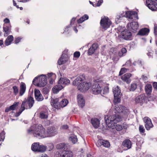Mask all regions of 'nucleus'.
Listing matches in <instances>:
<instances>
[{
    "label": "nucleus",
    "instance_id": "nucleus-1",
    "mask_svg": "<svg viewBox=\"0 0 157 157\" xmlns=\"http://www.w3.org/2000/svg\"><path fill=\"white\" fill-rule=\"evenodd\" d=\"M113 111L115 114L109 116L106 120V122L109 127L113 129L115 128L117 131H120L123 128L122 125L116 124L126 119L129 111L126 107L121 105L116 106Z\"/></svg>",
    "mask_w": 157,
    "mask_h": 157
},
{
    "label": "nucleus",
    "instance_id": "nucleus-6",
    "mask_svg": "<svg viewBox=\"0 0 157 157\" xmlns=\"http://www.w3.org/2000/svg\"><path fill=\"white\" fill-rule=\"evenodd\" d=\"M35 133L42 138L47 137L48 136L47 134L46 133L45 129L41 125H39L36 127Z\"/></svg>",
    "mask_w": 157,
    "mask_h": 157
},
{
    "label": "nucleus",
    "instance_id": "nucleus-42",
    "mask_svg": "<svg viewBox=\"0 0 157 157\" xmlns=\"http://www.w3.org/2000/svg\"><path fill=\"white\" fill-rule=\"evenodd\" d=\"M137 87V86L136 84L133 83L131 85L130 90L131 91H133L136 90Z\"/></svg>",
    "mask_w": 157,
    "mask_h": 157
},
{
    "label": "nucleus",
    "instance_id": "nucleus-57",
    "mask_svg": "<svg viewBox=\"0 0 157 157\" xmlns=\"http://www.w3.org/2000/svg\"><path fill=\"white\" fill-rule=\"evenodd\" d=\"M147 55L149 57H151L152 56V53L149 52L147 53Z\"/></svg>",
    "mask_w": 157,
    "mask_h": 157
},
{
    "label": "nucleus",
    "instance_id": "nucleus-54",
    "mask_svg": "<svg viewBox=\"0 0 157 157\" xmlns=\"http://www.w3.org/2000/svg\"><path fill=\"white\" fill-rule=\"evenodd\" d=\"M76 18H73L71 21V24H73Z\"/></svg>",
    "mask_w": 157,
    "mask_h": 157
},
{
    "label": "nucleus",
    "instance_id": "nucleus-45",
    "mask_svg": "<svg viewBox=\"0 0 157 157\" xmlns=\"http://www.w3.org/2000/svg\"><path fill=\"white\" fill-rule=\"evenodd\" d=\"M139 130L141 133H144L145 132V129L142 125H140L139 126Z\"/></svg>",
    "mask_w": 157,
    "mask_h": 157
},
{
    "label": "nucleus",
    "instance_id": "nucleus-30",
    "mask_svg": "<svg viewBox=\"0 0 157 157\" xmlns=\"http://www.w3.org/2000/svg\"><path fill=\"white\" fill-rule=\"evenodd\" d=\"M91 123L94 128H97L98 127L100 124V121L97 118H92L91 120Z\"/></svg>",
    "mask_w": 157,
    "mask_h": 157
},
{
    "label": "nucleus",
    "instance_id": "nucleus-15",
    "mask_svg": "<svg viewBox=\"0 0 157 157\" xmlns=\"http://www.w3.org/2000/svg\"><path fill=\"white\" fill-rule=\"evenodd\" d=\"M122 37L126 40H130L132 36V33L127 30L122 31L121 33Z\"/></svg>",
    "mask_w": 157,
    "mask_h": 157
},
{
    "label": "nucleus",
    "instance_id": "nucleus-53",
    "mask_svg": "<svg viewBox=\"0 0 157 157\" xmlns=\"http://www.w3.org/2000/svg\"><path fill=\"white\" fill-rule=\"evenodd\" d=\"M153 86L154 88L157 90V82H154L153 83Z\"/></svg>",
    "mask_w": 157,
    "mask_h": 157
},
{
    "label": "nucleus",
    "instance_id": "nucleus-36",
    "mask_svg": "<svg viewBox=\"0 0 157 157\" xmlns=\"http://www.w3.org/2000/svg\"><path fill=\"white\" fill-rule=\"evenodd\" d=\"M48 117V113L47 111H42L40 113V117L41 119H46Z\"/></svg>",
    "mask_w": 157,
    "mask_h": 157
},
{
    "label": "nucleus",
    "instance_id": "nucleus-56",
    "mask_svg": "<svg viewBox=\"0 0 157 157\" xmlns=\"http://www.w3.org/2000/svg\"><path fill=\"white\" fill-rule=\"evenodd\" d=\"M62 127L63 129H67L68 128V126L67 125H64L62 126Z\"/></svg>",
    "mask_w": 157,
    "mask_h": 157
},
{
    "label": "nucleus",
    "instance_id": "nucleus-58",
    "mask_svg": "<svg viewBox=\"0 0 157 157\" xmlns=\"http://www.w3.org/2000/svg\"><path fill=\"white\" fill-rule=\"evenodd\" d=\"M49 146L51 147V149L53 148L54 147V145H53V144H49Z\"/></svg>",
    "mask_w": 157,
    "mask_h": 157
},
{
    "label": "nucleus",
    "instance_id": "nucleus-5",
    "mask_svg": "<svg viewBox=\"0 0 157 157\" xmlns=\"http://www.w3.org/2000/svg\"><path fill=\"white\" fill-rule=\"evenodd\" d=\"M113 91L114 95V102L118 103L121 101V91L118 86H114L113 88Z\"/></svg>",
    "mask_w": 157,
    "mask_h": 157
},
{
    "label": "nucleus",
    "instance_id": "nucleus-19",
    "mask_svg": "<svg viewBox=\"0 0 157 157\" xmlns=\"http://www.w3.org/2000/svg\"><path fill=\"white\" fill-rule=\"evenodd\" d=\"M46 133L48 134L47 137H51L54 136L56 134V130L55 128L52 127H49L48 129L46 132Z\"/></svg>",
    "mask_w": 157,
    "mask_h": 157
},
{
    "label": "nucleus",
    "instance_id": "nucleus-41",
    "mask_svg": "<svg viewBox=\"0 0 157 157\" xmlns=\"http://www.w3.org/2000/svg\"><path fill=\"white\" fill-rule=\"evenodd\" d=\"M80 55V53L79 52H76L74 54V59H73L75 60L78 58Z\"/></svg>",
    "mask_w": 157,
    "mask_h": 157
},
{
    "label": "nucleus",
    "instance_id": "nucleus-10",
    "mask_svg": "<svg viewBox=\"0 0 157 157\" xmlns=\"http://www.w3.org/2000/svg\"><path fill=\"white\" fill-rule=\"evenodd\" d=\"M127 26L128 29L132 32L135 33L138 29L139 25L137 22H132L128 23Z\"/></svg>",
    "mask_w": 157,
    "mask_h": 157
},
{
    "label": "nucleus",
    "instance_id": "nucleus-35",
    "mask_svg": "<svg viewBox=\"0 0 157 157\" xmlns=\"http://www.w3.org/2000/svg\"><path fill=\"white\" fill-rule=\"evenodd\" d=\"M89 18V16L86 14L84 15L82 17L77 20V22L78 23H81L87 20Z\"/></svg>",
    "mask_w": 157,
    "mask_h": 157
},
{
    "label": "nucleus",
    "instance_id": "nucleus-28",
    "mask_svg": "<svg viewBox=\"0 0 157 157\" xmlns=\"http://www.w3.org/2000/svg\"><path fill=\"white\" fill-rule=\"evenodd\" d=\"M11 26L10 25H4L3 29L5 33L4 34V36H7L11 32Z\"/></svg>",
    "mask_w": 157,
    "mask_h": 157
},
{
    "label": "nucleus",
    "instance_id": "nucleus-31",
    "mask_svg": "<svg viewBox=\"0 0 157 157\" xmlns=\"http://www.w3.org/2000/svg\"><path fill=\"white\" fill-rule=\"evenodd\" d=\"M26 86L25 84L23 82L21 83L20 87L19 94L20 96L22 95L25 91Z\"/></svg>",
    "mask_w": 157,
    "mask_h": 157
},
{
    "label": "nucleus",
    "instance_id": "nucleus-3",
    "mask_svg": "<svg viewBox=\"0 0 157 157\" xmlns=\"http://www.w3.org/2000/svg\"><path fill=\"white\" fill-rule=\"evenodd\" d=\"M68 103V101L60 97L52 100L51 105L56 109H59L66 106Z\"/></svg>",
    "mask_w": 157,
    "mask_h": 157
},
{
    "label": "nucleus",
    "instance_id": "nucleus-21",
    "mask_svg": "<svg viewBox=\"0 0 157 157\" xmlns=\"http://www.w3.org/2000/svg\"><path fill=\"white\" fill-rule=\"evenodd\" d=\"M34 94L36 99L38 101H40L43 99V98L39 90L35 89Z\"/></svg>",
    "mask_w": 157,
    "mask_h": 157
},
{
    "label": "nucleus",
    "instance_id": "nucleus-22",
    "mask_svg": "<svg viewBox=\"0 0 157 157\" xmlns=\"http://www.w3.org/2000/svg\"><path fill=\"white\" fill-rule=\"evenodd\" d=\"M70 83V81L66 78H61L58 81V84L63 86V88L66 85L69 84Z\"/></svg>",
    "mask_w": 157,
    "mask_h": 157
},
{
    "label": "nucleus",
    "instance_id": "nucleus-12",
    "mask_svg": "<svg viewBox=\"0 0 157 157\" xmlns=\"http://www.w3.org/2000/svg\"><path fill=\"white\" fill-rule=\"evenodd\" d=\"M145 123V127L147 130H149L153 126L151 120L147 117H145L143 118Z\"/></svg>",
    "mask_w": 157,
    "mask_h": 157
},
{
    "label": "nucleus",
    "instance_id": "nucleus-18",
    "mask_svg": "<svg viewBox=\"0 0 157 157\" xmlns=\"http://www.w3.org/2000/svg\"><path fill=\"white\" fill-rule=\"evenodd\" d=\"M102 89L99 84H96L93 86L92 91L94 94H97L101 93Z\"/></svg>",
    "mask_w": 157,
    "mask_h": 157
},
{
    "label": "nucleus",
    "instance_id": "nucleus-8",
    "mask_svg": "<svg viewBox=\"0 0 157 157\" xmlns=\"http://www.w3.org/2000/svg\"><path fill=\"white\" fill-rule=\"evenodd\" d=\"M31 148L34 151L43 152L46 150V147L43 145H40L39 143H36L32 145Z\"/></svg>",
    "mask_w": 157,
    "mask_h": 157
},
{
    "label": "nucleus",
    "instance_id": "nucleus-26",
    "mask_svg": "<svg viewBox=\"0 0 157 157\" xmlns=\"http://www.w3.org/2000/svg\"><path fill=\"white\" fill-rule=\"evenodd\" d=\"M61 156L62 157H73V153L70 151L65 150L62 152Z\"/></svg>",
    "mask_w": 157,
    "mask_h": 157
},
{
    "label": "nucleus",
    "instance_id": "nucleus-11",
    "mask_svg": "<svg viewBox=\"0 0 157 157\" xmlns=\"http://www.w3.org/2000/svg\"><path fill=\"white\" fill-rule=\"evenodd\" d=\"M38 78L39 79V82L37 86L40 87L44 86L47 84L46 76L44 75L39 76Z\"/></svg>",
    "mask_w": 157,
    "mask_h": 157
},
{
    "label": "nucleus",
    "instance_id": "nucleus-24",
    "mask_svg": "<svg viewBox=\"0 0 157 157\" xmlns=\"http://www.w3.org/2000/svg\"><path fill=\"white\" fill-rule=\"evenodd\" d=\"M56 148L57 149H61L64 151L65 150H68L70 148V146L68 144L60 143L57 145Z\"/></svg>",
    "mask_w": 157,
    "mask_h": 157
},
{
    "label": "nucleus",
    "instance_id": "nucleus-43",
    "mask_svg": "<svg viewBox=\"0 0 157 157\" xmlns=\"http://www.w3.org/2000/svg\"><path fill=\"white\" fill-rule=\"evenodd\" d=\"M5 133L4 131H2L0 133V141L3 140L5 138Z\"/></svg>",
    "mask_w": 157,
    "mask_h": 157
},
{
    "label": "nucleus",
    "instance_id": "nucleus-48",
    "mask_svg": "<svg viewBox=\"0 0 157 157\" xmlns=\"http://www.w3.org/2000/svg\"><path fill=\"white\" fill-rule=\"evenodd\" d=\"M95 51V50L94 49H93L92 48H91L90 47L89 50V51H88L89 55H91Z\"/></svg>",
    "mask_w": 157,
    "mask_h": 157
},
{
    "label": "nucleus",
    "instance_id": "nucleus-51",
    "mask_svg": "<svg viewBox=\"0 0 157 157\" xmlns=\"http://www.w3.org/2000/svg\"><path fill=\"white\" fill-rule=\"evenodd\" d=\"M102 2H103V1H102V0H99L98 2V3H97L96 5H93V6H99L101 5V4L102 3Z\"/></svg>",
    "mask_w": 157,
    "mask_h": 157
},
{
    "label": "nucleus",
    "instance_id": "nucleus-16",
    "mask_svg": "<svg viewBox=\"0 0 157 157\" xmlns=\"http://www.w3.org/2000/svg\"><path fill=\"white\" fill-rule=\"evenodd\" d=\"M68 56L66 54H63L61 57L58 60V63L59 65L65 63L69 59Z\"/></svg>",
    "mask_w": 157,
    "mask_h": 157
},
{
    "label": "nucleus",
    "instance_id": "nucleus-32",
    "mask_svg": "<svg viewBox=\"0 0 157 157\" xmlns=\"http://www.w3.org/2000/svg\"><path fill=\"white\" fill-rule=\"evenodd\" d=\"M63 86L58 84L56 86L52 89V91L54 93H56L58 92L59 90H61L63 88Z\"/></svg>",
    "mask_w": 157,
    "mask_h": 157
},
{
    "label": "nucleus",
    "instance_id": "nucleus-14",
    "mask_svg": "<svg viewBox=\"0 0 157 157\" xmlns=\"http://www.w3.org/2000/svg\"><path fill=\"white\" fill-rule=\"evenodd\" d=\"M19 104L20 103L19 102H14L13 105L10 106L9 107H7L6 108L5 112L7 113L11 110H16L18 108Z\"/></svg>",
    "mask_w": 157,
    "mask_h": 157
},
{
    "label": "nucleus",
    "instance_id": "nucleus-7",
    "mask_svg": "<svg viewBox=\"0 0 157 157\" xmlns=\"http://www.w3.org/2000/svg\"><path fill=\"white\" fill-rule=\"evenodd\" d=\"M111 24V22L108 17H104L101 18L100 24L102 27L105 29L109 28Z\"/></svg>",
    "mask_w": 157,
    "mask_h": 157
},
{
    "label": "nucleus",
    "instance_id": "nucleus-49",
    "mask_svg": "<svg viewBox=\"0 0 157 157\" xmlns=\"http://www.w3.org/2000/svg\"><path fill=\"white\" fill-rule=\"evenodd\" d=\"M154 26V33L157 36V24L155 23Z\"/></svg>",
    "mask_w": 157,
    "mask_h": 157
},
{
    "label": "nucleus",
    "instance_id": "nucleus-46",
    "mask_svg": "<svg viewBox=\"0 0 157 157\" xmlns=\"http://www.w3.org/2000/svg\"><path fill=\"white\" fill-rule=\"evenodd\" d=\"M127 71V69L125 68H122L121 69L120 73L119 75H121L123 74L124 73L126 72Z\"/></svg>",
    "mask_w": 157,
    "mask_h": 157
},
{
    "label": "nucleus",
    "instance_id": "nucleus-63",
    "mask_svg": "<svg viewBox=\"0 0 157 157\" xmlns=\"http://www.w3.org/2000/svg\"><path fill=\"white\" fill-rule=\"evenodd\" d=\"M30 0H24V2H26L29 1Z\"/></svg>",
    "mask_w": 157,
    "mask_h": 157
},
{
    "label": "nucleus",
    "instance_id": "nucleus-2",
    "mask_svg": "<svg viewBox=\"0 0 157 157\" xmlns=\"http://www.w3.org/2000/svg\"><path fill=\"white\" fill-rule=\"evenodd\" d=\"M73 84L77 86L78 90L81 91L87 90L91 86V83L86 82H83L82 79L79 77L77 78L73 82Z\"/></svg>",
    "mask_w": 157,
    "mask_h": 157
},
{
    "label": "nucleus",
    "instance_id": "nucleus-59",
    "mask_svg": "<svg viewBox=\"0 0 157 157\" xmlns=\"http://www.w3.org/2000/svg\"><path fill=\"white\" fill-rule=\"evenodd\" d=\"M3 44V41L2 40H0V46L2 45Z\"/></svg>",
    "mask_w": 157,
    "mask_h": 157
},
{
    "label": "nucleus",
    "instance_id": "nucleus-34",
    "mask_svg": "<svg viewBox=\"0 0 157 157\" xmlns=\"http://www.w3.org/2000/svg\"><path fill=\"white\" fill-rule=\"evenodd\" d=\"M152 87L151 85L147 84L145 86V90L146 93L147 94H150L151 92Z\"/></svg>",
    "mask_w": 157,
    "mask_h": 157
},
{
    "label": "nucleus",
    "instance_id": "nucleus-29",
    "mask_svg": "<svg viewBox=\"0 0 157 157\" xmlns=\"http://www.w3.org/2000/svg\"><path fill=\"white\" fill-rule=\"evenodd\" d=\"M145 97L144 94H141L137 97L135 101L137 103H142L145 101Z\"/></svg>",
    "mask_w": 157,
    "mask_h": 157
},
{
    "label": "nucleus",
    "instance_id": "nucleus-17",
    "mask_svg": "<svg viewBox=\"0 0 157 157\" xmlns=\"http://www.w3.org/2000/svg\"><path fill=\"white\" fill-rule=\"evenodd\" d=\"M125 17L131 20L134 17L138 19L137 13L135 11H128L126 12Z\"/></svg>",
    "mask_w": 157,
    "mask_h": 157
},
{
    "label": "nucleus",
    "instance_id": "nucleus-37",
    "mask_svg": "<svg viewBox=\"0 0 157 157\" xmlns=\"http://www.w3.org/2000/svg\"><path fill=\"white\" fill-rule=\"evenodd\" d=\"M127 52V50L125 48H122L121 50L119 51L118 52V55L120 57L122 56H124V54H125Z\"/></svg>",
    "mask_w": 157,
    "mask_h": 157
},
{
    "label": "nucleus",
    "instance_id": "nucleus-20",
    "mask_svg": "<svg viewBox=\"0 0 157 157\" xmlns=\"http://www.w3.org/2000/svg\"><path fill=\"white\" fill-rule=\"evenodd\" d=\"M122 145L123 147L125 148L126 150L130 149L132 146L131 141L129 139H126L123 141Z\"/></svg>",
    "mask_w": 157,
    "mask_h": 157
},
{
    "label": "nucleus",
    "instance_id": "nucleus-25",
    "mask_svg": "<svg viewBox=\"0 0 157 157\" xmlns=\"http://www.w3.org/2000/svg\"><path fill=\"white\" fill-rule=\"evenodd\" d=\"M132 75L130 73H127L121 77L122 79L124 81L126 82L127 83H129L131 82V80L130 78L131 77Z\"/></svg>",
    "mask_w": 157,
    "mask_h": 157
},
{
    "label": "nucleus",
    "instance_id": "nucleus-9",
    "mask_svg": "<svg viewBox=\"0 0 157 157\" xmlns=\"http://www.w3.org/2000/svg\"><path fill=\"white\" fill-rule=\"evenodd\" d=\"M146 4L148 8L152 11L157 10V0H146Z\"/></svg>",
    "mask_w": 157,
    "mask_h": 157
},
{
    "label": "nucleus",
    "instance_id": "nucleus-33",
    "mask_svg": "<svg viewBox=\"0 0 157 157\" xmlns=\"http://www.w3.org/2000/svg\"><path fill=\"white\" fill-rule=\"evenodd\" d=\"M13 37L12 35H10L8 36L5 41V44L6 46L10 45L13 40Z\"/></svg>",
    "mask_w": 157,
    "mask_h": 157
},
{
    "label": "nucleus",
    "instance_id": "nucleus-64",
    "mask_svg": "<svg viewBox=\"0 0 157 157\" xmlns=\"http://www.w3.org/2000/svg\"><path fill=\"white\" fill-rule=\"evenodd\" d=\"M27 22L28 23V24H29V22H30V21L29 20H27Z\"/></svg>",
    "mask_w": 157,
    "mask_h": 157
},
{
    "label": "nucleus",
    "instance_id": "nucleus-4",
    "mask_svg": "<svg viewBox=\"0 0 157 157\" xmlns=\"http://www.w3.org/2000/svg\"><path fill=\"white\" fill-rule=\"evenodd\" d=\"M34 103L33 98L31 97H29L27 99L23 101L21 106V113L25 109L31 108L33 106Z\"/></svg>",
    "mask_w": 157,
    "mask_h": 157
},
{
    "label": "nucleus",
    "instance_id": "nucleus-47",
    "mask_svg": "<svg viewBox=\"0 0 157 157\" xmlns=\"http://www.w3.org/2000/svg\"><path fill=\"white\" fill-rule=\"evenodd\" d=\"M4 21L5 23V24L4 25H10V20L7 18H5L4 20Z\"/></svg>",
    "mask_w": 157,
    "mask_h": 157
},
{
    "label": "nucleus",
    "instance_id": "nucleus-23",
    "mask_svg": "<svg viewBox=\"0 0 157 157\" xmlns=\"http://www.w3.org/2000/svg\"><path fill=\"white\" fill-rule=\"evenodd\" d=\"M77 98L78 105L81 107H83L85 104V101L83 96L81 94H78Z\"/></svg>",
    "mask_w": 157,
    "mask_h": 157
},
{
    "label": "nucleus",
    "instance_id": "nucleus-13",
    "mask_svg": "<svg viewBox=\"0 0 157 157\" xmlns=\"http://www.w3.org/2000/svg\"><path fill=\"white\" fill-rule=\"evenodd\" d=\"M97 145L98 147H100L103 145L106 147H109L110 146V144L107 140H104L102 139H99L97 143Z\"/></svg>",
    "mask_w": 157,
    "mask_h": 157
},
{
    "label": "nucleus",
    "instance_id": "nucleus-44",
    "mask_svg": "<svg viewBox=\"0 0 157 157\" xmlns=\"http://www.w3.org/2000/svg\"><path fill=\"white\" fill-rule=\"evenodd\" d=\"M95 80L96 82H101L103 81V77L101 76L100 77H97L95 79Z\"/></svg>",
    "mask_w": 157,
    "mask_h": 157
},
{
    "label": "nucleus",
    "instance_id": "nucleus-40",
    "mask_svg": "<svg viewBox=\"0 0 157 157\" xmlns=\"http://www.w3.org/2000/svg\"><path fill=\"white\" fill-rule=\"evenodd\" d=\"M12 88L14 94L15 95H16L18 93V87L16 86H14Z\"/></svg>",
    "mask_w": 157,
    "mask_h": 157
},
{
    "label": "nucleus",
    "instance_id": "nucleus-52",
    "mask_svg": "<svg viewBox=\"0 0 157 157\" xmlns=\"http://www.w3.org/2000/svg\"><path fill=\"white\" fill-rule=\"evenodd\" d=\"M21 39V38L20 37H17L16 38L14 41L15 44H17L20 41Z\"/></svg>",
    "mask_w": 157,
    "mask_h": 157
},
{
    "label": "nucleus",
    "instance_id": "nucleus-38",
    "mask_svg": "<svg viewBox=\"0 0 157 157\" xmlns=\"http://www.w3.org/2000/svg\"><path fill=\"white\" fill-rule=\"evenodd\" d=\"M69 140L71 141L73 144L75 143L77 141L76 136L72 135L69 137Z\"/></svg>",
    "mask_w": 157,
    "mask_h": 157
},
{
    "label": "nucleus",
    "instance_id": "nucleus-50",
    "mask_svg": "<svg viewBox=\"0 0 157 157\" xmlns=\"http://www.w3.org/2000/svg\"><path fill=\"white\" fill-rule=\"evenodd\" d=\"M98 46L97 44H92L91 48H92L93 49H94L95 50L97 48Z\"/></svg>",
    "mask_w": 157,
    "mask_h": 157
},
{
    "label": "nucleus",
    "instance_id": "nucleus-55",
    "mask_svg": "<svg viewBox=\"0 0 157 157\" xmlns=\"http://www.w3.org/2000/svg\"><path fill=\"white\" fill-rule=\"evenodd\" d=\"M39 157H48V156L46 154H44L40 155Z\"/></svg>",
    "mask_w": 157,
    "mask_h": 157
},
{
    "label": "nucleus",
    "instance_id": "nucleus-62",
    "mask_svg": "<svg viewBox=\"0 0 157 157\" xmlns=\"http://www.w3.org/2000/svg\"><path fill=\"white\" fill-rule=\"evenodd\" d=\"M19 2H24V0H17Z\"/></svg>",
    "mask_w": 157,
    "mask_h": 157
},
{
    "label": "nucleus",
    "instance_id": "nucleus-60",
    "mask_svg": "<svg viewBox=\"0 0 157 157\" xmlns=\"http://www.w3.org/2000/svg\"><path fill=\"white\" fill-rule=\"evenodd\" d=\"M74 30L75 31L76 33H77L78 32V30L75 27H74Z\"/></svg>",
    "mask_w": 157,
    "mask_h": 157
},
{
    "label": "nucleus",
    "instance_id": "nucleus-39",
    "mask_svg": "<svg viewBox=\"0 0 157 157\" xmlns=\"http://www.w3.org/2000/svg\"><path fill=\"white\" fill-rule=\"evenodd\" d=\"M48 77L50 78V79H52V80L50 82V84L53 83V79L55 77V75L53 73H49L47 75Z\"/></svg>",
    "mask_w": 157,
    "mask_h": 157
},
{
    "label": "nucleus",
    "instance_id": "nucleus-27",
    "mask_svg": "<svg viewBox=\"0 0 157 157\" xmlns=\"http://www.w3.org/2000/svg\"><path fill=\"white\" fill-rule=\"evenodd\" d=\"M149 32V29L147 28H142L139 31L137 34L140 36L147 35Z\"/></svg>",
    "mask_w": 157,
    "mask_h": 157
},
{
    "label": "nucleus",
    "instance_id": "nucleus-61",
    "mask_svg": "<svg viewBox=\"0 0 157 157\" xmlns=\"http://www.w3.org/2000/svg\"><path fill=\"white\" fill-rule=\"evenodd\" d=\"M113 59L114 60H115L116 59H118V58L117 57L116 58H113Z\"/></svg>",
    "mask_w": 157,
    "mask_h": 157
}]
</instances>
